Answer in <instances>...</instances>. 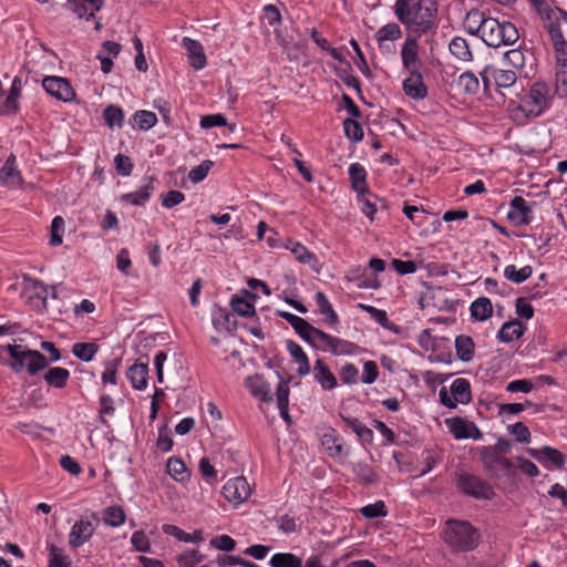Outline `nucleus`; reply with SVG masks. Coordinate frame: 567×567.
I'll list each match as a JSON object with an SVG mask.
<instances>
[{"mask_svg":"<svg viewBox=\"0 0 567 567\" xmlns=\"http://www.w3.org/2000/svg\"><path fill=\"white\" fill-rule=\"evenodd\" d=\"M358 200L361 205V210L362 213L370 219V220H373L374 219V214L377 213L378 210V205H377V202H380L381 203V206L384 207V202L381 200L379 197H377L375 195H373L371 193V195H361V196H358Z\"/></svg>","mask_w":567,"mask_h":567,"instance_id":"c03bdc74","label":"nucleus"},{"mask_svg":"<svg viewBox=\"0 0 567 567\" xmlns=\"http://www.w3.org/2000/svg\"><path fill=\"white\" fill-rule=\"evenodd\" d=\"M156 447L162 452H168L173 447V439L171 437V430L167 424H164L158 429Z\"/></svg>","mask_w":567,"mask_h":567,"instance_id":"0e129e2a","label":"nucleus"},{"mask_svg":"<svg viewBox=\"0 0 567 567\" xmlns=\"http://www.w3.org/2000/svg\"><path fill=\"white\" fill-rule=\"evenodd\" d=\"M250 485L244 476L229 480L221 489L224 497L234 505L245 502L250 496Z\"/></svg>","mask_w":567,"mask_h":567,"instance_id":"1a4fd4ad","label":"nucleus"},{"mask_svg":"<svg viewBox=\"0 0 567 567\" xmlns=\"http://www.w3.org/2000/svg\"><path fill=\"white\" fill-rule=\"evenodd\" d=\"M205 556L197 549H188L176 556V561L179 567H194L203 561Z\"/></svg>","mask_w":567,"mask_h":567,"instance_id":"603ef678","label":"nucleus"},{"mask_svg":"<svg viewBox=\"0 0 567 567\" xmlns=\"http://www.w3.org/2000/svg\"><path fill=\"white\" fill-rule=\"evenodd\" d=\"M525 104L532 105L528 112L535 116L540 115L550 104L549 87L544 82H536L530 86Z\"/></svg>","mask_w":567,"mask_h":567,"instance_id":"9d476101","label":"nucleus"},{"mask_svg":"<svg viewBox=\"0 0 567 567\" xmlns=\"http://www.w3.org/2000/svg\"><path fill=\"white\" fill-rule=\"evenodd\" d=\"M353 471L357 477L367 485L373 484L379 480L374 470L365 463L355 464Z\"/></svg>","mask_w":567,"mask_h":567,"instance_id":"864d4df0","label":"nucleus"},{"mask_svg":"<svg viewBox=\"0 0 567 567\" xmlns=\"http://www.w3.org/2000/svg\"><path fill=\"white\" fill-rule=\"evenodd\" d=\"M532 274H533V268L530 266H524L520 269H516V267L514 265H508L504 269L505 278L515 284L524 282L532 276Z\"/></svg>","mask_w":567,"mask_h":567,"instance_id":"49530a36","label":"nucleus"},{"mask_svg":"<svg viewBox=\"0 0 567 567\" xmlns=\"http://www.w3.org/2000/svg\"><path fill=\"white\" fill-rule=\"evenodd\" d=\"M44 381L56 389H62L66 385L70 378V372L65 368L54 367L50 368L44 374Z\"/></svg>","mask_w":567,"mask_h":567,"instance_id":"72a5a7b5","label":"nucleus"},{"mask_svg":"<svg viewBox=\"0 0 567 567\" xmlns=\"http://www.w3.org/2000/svg\"><path fill=\"white\" fill-rule=\"evenodd\" d=\"M480 455L487 472L493 476L505 474L513 467L511 460L499 455L495 447L484 446Z\"/></svg>","mask_w":567,"mask_h":567,"instance_id":"6e6552de","label":"nucleus"},{"mask_svg":"<svg viewBox=\"0 0 567 567\" xmlns=\"http://www.w3.org/2000/svg\"><path fill=\"white\" fill-rule=\"evenodd\" d=\"M474 341L471 337L461 334L455 338L457 358L463 362H470L474 357Z\"/></svg>","mask_w":567,"mask_h":567,"instance_id":"7c9ffc66","label":"nucleus"},{"mask_svg":"<svg viewBox=\"0 0 567 567\" xmlns=\"http://www.w3.org/2000/svg\"><path fill=\"white\" fill-rule=\"evenodd\" d=\"M322 445L331 457H341L348 455V451H344L342 439L338 436L336 430L330 429L322 435Z\"/></svg>","mask_w":567,"mask_h":567,"instance_id":"b1692460","label":"nucleus"},{"mask_svg":"<svg viewBox=\"0 0 567 567\" xmlns=\"http://www.w3.org/2000/svg\"><path fill=\"white\" fill-rule=\"evenodd\" d=\"M133 121L140 130L147 131L157 123V116L154 112L141 110L133 115Z\"/></svg>","mask_w":567,"mask_h":567,"instance_id":"8fccbe9b","label":"nucleus"},{"mask_svg":"<svg viewBox=\"0 0 567 567\" xmlns=\"http://www.w3.org/2000/svg\"><path fill=\"white\" fill-rule=\"evenodd\" d=\"M458 85L463 87L466 93L474 94L480 89V82L476 75L470 71L464 72L458 78Z\"/></svg>","mask_w":567,"mask_h":567,"instance_id":"bf43d9fd","label":"nucleus"},{"mask_svg":"<svg viewBox=\"0 0 567 567\" xmlns=\"http://www.w3.org/2000/svg\"><path fill=\"white\" fill-rule=\"evenodd\" d=\"M99 350V346L94 342H78L72 347V353L78 359L89 362L91 361Z\"/></svg>","mask_w":567,"mask_h":567,"instance_id":"a19ab883","label":"nucleus"},{"mask_svg":"<svg viewBox=\"0 0 567 567\" xmlns=\"http://www.w3.org/2000/svg\"><path fill=\"white\" fill-rule=\"evenodd\" d=\"M42 86L47 93L63 102H70L75 96L72 85L64 78L45 76L42 80Z\"/></svg>","mask_w":567,"mask_h":567,"instance_id":"9b49d317","label":"nucleus"},{"mask_svg":"<svg viewBox=\"0 0 567 567\" xmlns=\"http://www.w3.org/2000/svg\"><path fill=\"white\" fill-rule=\"evenodd\" d=\"M332 340V336L315 327L311 339L308 341V343L321 351H329Z\"/></svg>","mask_w":567,"mask_h":567,"instance_id":"09e8293b","label":"nucleus"},{"mask_svg":"<svg viewBox=\"0 0 567 567\" xmlns=\"http://www.w3.org/2000/svg\"><path fill=\"white\" fill-rule=\"evenodd\" d=\"M487 17L478 9L470 10L464 19V29L471 35H480L483 32V25L486 22Z\"/></svg>","mask_w":567,"mask_h":567,"instance_id":"a878e982","label":"nucleus"},{"mask_svg":"<svg viewBox=\"0 0 567 567\" xmlns=\"http://www.w3.org/2000/svg\"><path fill=\"white\" fill-rule=\"evenodd\" d=\"M349 175L352 184V188L361 195H371V192L365 185L367 172L364 167L359 163H353L349 167Z\"/></svg>","mask_w":567,"mask_h":567,"instance_id":"393cba45","label":"nucleus"},{"mask_svg":"<svg viewBox=\"0 0 567 567\" xmlns=\"http://www.w3.org/2000/svg\"><path fill=\"white\" fill-rule=\"evenodd\" d=\"M524 333V327L518 320L505 322L497 333V338L502 342H512L518 340Z\"/></svg>","mask_w":567,"mask_h":567,"instance_id":"c85d7f7f","label":"nucleus"},{"mask_svg":"<svg viewBox=\"0 0 567 567\" xmlns=\"http://www.w3.org/2000/svg\"><path fill=\"white\" fill-rule=\"evenodd\" d=\"M63 233H64V219L61 216H55L51 223L50 244L52 246L61 245Z\"/></svg>","mask_w":567,"mask_h":567,"instance_id":"e2e57ef3","label":"nucleus"},{"mask_svg":"<svg viewBox=\"0 0 567 567\" xmlns=\"http://www.w3.org/2000/svg\"><path fill=\"white\" fill-rule=\"evenodd\" d=\"M6 353L12 359L8 365L12 371L19 373L24 369L30 375H35L38 372L44 370L49 362L44 354L38 350H30L27 346L8 343L0 347V363H6Z\"/></svg>","mask_w":567,"mask_h":567,"instance_id":"f03ea898","label":"nucleus"},{"mask_svg":"<svg viewBox=\"0 0 567 567\" xmlns=\"http://www.w3.org/2000/svg\"><path fill=\"white\" fill-rule=\"evenodd\" d=\"M21 95V79L16 76L4 100L0 101V115H11L19 111L18 99Z\"/></svg>","mask_w":567,"mask_h":567,"instance_id":"dca6fc26","label":"nucleus"},{"mask_svg":"<svg viewBox=\"0 0 567 567\" xmlns=\"http://www.w3.org/2000/svg\"><path fill=\"white\" fill-rule=\"evenodd\" d=\"M507 430L512 435L515 436L517 442L526 444L530 442V432L523 422L508 425Z\"/></svg>","mask_w":567,"mask_h":567,"instance_id":"69168bd1","label":"nucleus"},{"mask_svg":"<svg viewBox=\"0 0 567 567\" xmlns=\"http://www.w3.org/2000/svg\"><path fill=\"white\" fill-rule=\"evenodd\" d=\"M393 9L398 20L419 37L435 25L437 4L433 0H396Z\"/></svg>","mask_w":567,"mask_h":567,"instance_id":"f257e3e1","label":"nucleus"},{"mask_svg":"<svg viewBox=\"0 0 567 567\" xmlns=\"http://www.w3.org/2000/svg\"><path fill=\"white\" fill-rule=\"evenodd\" d=\"M270 567H302V559L292 553L274 554L269 560Z\"/></svg>","mask_w":567,"mask_h":567,"instance_id":"4c0bfd02","label":"nucleus"},{"mask_svg":"<svg viewBox=\"0 0 567 567\" xmlns=\"http://www.w3.org/2000/svg\"><path fill=\"white\" fill-rule=\"evenodd\" d=\"M360 513L365 518H378V517H384L388 514L385 504L383 501H377L373 504H369L367 506H363L360 509Z\"/></svg>","mask_w":567,"mask_h":567,"instance_id":"680f3d73","label":"nucleus"},{"mask_svg":"<svg viewBox=\"0 0 567 567\" xmlns=\"http://www.w3.org/2000/svg\"><path fill=\"white\" fill-rule=\"evenodd\" d=\"M155 178L150 176L145 178V184L135 192L122 195L121 200L131 205H144L154 192Z\"/></svg>","mask_w":567,"mask_h":567,"instance_id":"a211bd4d","label":"nucleus"},{"mask_svg":"<svg viewBox=\"0 0 567 567\" xmlns=\"http://www.w3.org/2000/svg\"><path fill=\"white\" fill-rule=\"evenodd\" d=\"M457 486L464 494L475 498L489 499L494 495L493 488L488 483L467 473L458 475Z\"/></svg>","mask_w":567,"mask_h":567,"instance_id":"423d86ee","label":"nucleus"},{"mask_svg":"<svg viewBox=\"0 0 567 567\" xmlns=\"http://www.w3.org/2000/svg\"><path fill=\"white\" fill-rule=\"evenodd\" d=\"M68 4L70 9L79 17V18H90L94 17V13L99 11L103 4L102 0H68Z\"/></svg>","mask_w":567,"mask_h":567,"instance_id":"4be33fe9","label":"nucleus"},{"mask_svg":"<svg viewBox=\"0 0 567 567\" xmlns=\"http://www.w3.org/2000/svg\"><path fill=\"white\" fill-rule=\"evenodd\" d=\"M340 80L350 87H353L358 93H361L360 81L352 74V68L349 62H346V68L337 70Z\"/></svg>","mask_w":567,"mask_h":567,"instance_id":"4d7b16f0","label":"nucleus"},{"mask_svg":"<svg viewBox=\"0 0 567 567\" xmlns=\"http://www.w3.org/2000/svg\"><path fill=\"white\" fill-rule=\"evenodd\" d=\"M71 558L53 544L49 545V567H71Z\"/></svg>","mask_w":567,"mask_h":567,"instance_id":"a18cd8bd","label":"nucleus"},{"mask_svg":"<svg viewBox=\"0 0 567 567\" xmlns=\"http://www.w3.org/2000/svg\"><path fill=\"white\" fill-rule=\"evenodd\" d=\"M0 181L9 186L19 185L21 182L19 172L16 167V158L11 155L0 169Z\"/></svg>","mask_w":567,"mask_h":567,"instance_id":"f704fd0d","label":"nucleus"},{"mask_svg":"<svg viewBox=\"0 0 567 567\" xmlns=\"http://www.w3.org/2000/svg\"><path fill=\"white\" fill-rule=\"evenodd\" d=\"M103 117L110 128L122 127L124 124V112L117 105H109L103 111Z\"/></svg>","mask_w":567,"mask_h":567,"instance_id":"79ce46f5","label":"nucleus"},{"mask_svg":"<svg viewBox=\"0 0 567 567\" xmlns=\"http://www.w3.org/2000/svg\"><path fill=\"white\" fill-rule=\"evenodd\" d=\"M440 402L449 408L455 409L458 403L467 404L472 401L471 383L467 379L458 378L451 384V395L445 386L439 392Z\"/></svg>","mask_w":567,"mask_h":567,"instance_id":"39448f33","label":"nucleus"},{"mask_svg":"<svg viewBox=\"0 0 567 567\" xmlns=\"http://www.w3.org/2000/svg\"><path fill=\"white\" fill-rule=\"evenodd\" d=\"M115 169L121 176H130L133 171L131 158L124 154H117L114 158Z\"/></svg>","mask_w":567,"mask_h":567,"instance_id":"774afa93","label":"nucleus"},{"mask_svg":"<svg viewBox=\"0 0 567 567\" xmlns=\"http://www.w3.org/2000/svg\"><path fill=\"white\" fill-rule=\"evenodd\" d=\"M557 8L558 7H551L550 4H547L538 14L544 22V28L548 32L553 45L564 49V44H567V41L565 40L560 29Z\"/></svg>","mask_w":567,"mask_h":567,"instance_id":"0eeeda50","label":"nucleus"},{"mask_svg":"<svg viewBox=\"0 0 567 567\" xmlns=\"http://www.w3.org/2000/svg\"><path fill=\"white\" fill-rule=\"evenodd\" d=\"M408 76L402 84L403 92L405 95L413 100H423L427 96V87L423 81V76L420 71L409 72Z\"/></svg>","mask_w":567,"mask_h":567,"instance_id":"2eb2a0df","label":"nucleus"},{"mask_svg":"<svg viewBox=\"0 0 567 567\" xmlns=\"http://www.w3.org/2000/svg\"><path fill=\"white\" fill-rule=\"evenodd\" d=\"M359 347L348 340L333 337L330 350L334 355H351L358 352Z\"/></svg>","mask_w":567,"mask_h":567,"instance_id":"de8ad7c7","label":"nucleus"},{"mask_svg":"<svg viewBox=\"0 0 567 567\" xmlns=\"http://www.w3.org/2000/svg\"><path fill=\"white\" fill-rule=\"evenodd\" d=\"M95 526L90 519H80L74 523L69 534V545L79 548L94 534Z\"/></svg>","mask_w":567,"mask_h":567,"instance_id":"4468645a","label":"nucleus"},{"mask_svg":"<svg viewBox=\"0 0 567 567\" xmlns=\"http://www.w3.org/2000/svg\"><path fill=\"white\" fill-rule=\"evenodd\" d=\"M340 379L344 384H355L359 380V370L353 363H346L340 370Z\"/></svg>","mask_w":567,"mask_h":567,"instance_id":"338daca9","label":"nucleus"},{"mask_svg":"<svg viewBox=\"0 0 567 567\" xmlns=\"http://www.w3.org/2000/svg\"><path fill=\"white\" fill-rule=\"evenodd\" d=\"M449 49L450 52L461 61H471L473 58L467 41L461 37L453 38Z\"/></svg>","mask_w":567,"mask_h":567,"instance_id":"58836bf2","label":"nucleus"},{"mask_svg":"<svg viewBox=\"0 0 567 567\" xmlns=\"http://www.w3.org/2000/svg\"><path fill=\"white\" fill-rule=\"evenodd\" d=\"M344 424L350 427L363 444H371L373 441V432L371 429L362 424L358 419L341 415Z\"/></svg>","mask_w":567,"mask_h":567,"instance_id":"2f4dec72","label":"nucleus"},{"mask_svg":"<svg viewBox=\"0 0 567 567\" xmlns=\"http://www.w3.org/2000/svg\"><path fill=\"white\" fill-rule=\"evenodd\" d=\"M527 452L540 463L550 462L558 468L565 465V455L557 449L545 445L539 450L528 449Z\"/></svg>","mask_w":567,"mask_h":567,"instance_id":"f3484780","label":"nucleus"},{"mask_svg":"<svg viewBox=\"0 0 567 567\" xmlns=\"http://www.w3.org/2000/svg\"><path fill=\"white\" fill-rule=\"evenodd\" d=\"M286 347L290 355L298 363L297 372L299 375H307L310 372V363L302 348L292 340H287Z\"/></svg>","mask_w":567,"mask_h":567,"instance_id":"cd10ccee","label":"nucleus"},{"mask_svg":"<svg viewBox=\"0 0 567 567\" xmlns=\"http://www.w3.org/2000/svg\"><path fill=\"white\" fill-rule=\"evenodd\" d=\"M511 208L512 210L508 212L507 215L508 219L516 220L518 225H527L530 223L529 215L532 213V209L523 197L515 196L511 200Z\"/></svg>","mask_w":567,"mask_h":567,"instance_id":"6ab92c4d","label":"nucleus"},{"mask_svg":"<svg viewBox=\"0 0 567 567\" xmlns=\"http://www.w3.org/2000/svg\"><path fill=\"white\" fill-rule=\"evenodd\" d=\"M127 378L132 383V386L136 390H143L147 385L148 364L134 363L127 370Z\"/></svg>","mask_w":567,"mask_h":567,"instance_id":"bb28decb","label":"nucleus"},{"mask_svg":"<svg viewBox=\"0 0 567 567\" xmlns=\"http://www.w3.org/2000/svg\"><path fill=\"white\" fill-rule=\"evenodd\" d=\"M402 30L401 27L395 23L391 22L382 28H380L375 33V40L378 42V45L382 48L383 43L385 41H395L402 38Z\"/></svg>","mask_w":567,"mask_h":567,"instance_id":"c9c22d12","label":"nucleus"},{"mask_svg":"<svg viewBox=\"0 0 567 567\" xmlns=\"http://www.w3.org/2000/svg\"><path fill=\"white\" fill-rule=\"evenodd\" d=\"M233 310L241 317H252L255 315V307L251 302L243 297H235L231 300Z\"/></svg>","mask_w":567,"mask_h":567,"instance_id":"052dcab7","label":"nucleus"},{"mask_svg":"<svg viewBox=\"0 0 567 567\" xmlns=\"http://www.w3.org/2000/svg\"><path fill=\"white\" fill-rule=\"evenodd\" d=\"M401 59L408 72L420 71L422 62L419 58V43L415 37H406L401 49Z\"/></svg>","mask_w":567,"mask_h":567,"instance_id":"f8f14e48","label":"nucleus"},{"mask_svg":"<svg viewBox=\"0 0 567 567\" xmlns=\"http://www.w3.org/2000/svg\"><path fill=\"white\" fill-rule=\"evenodd\" d=\"M518 38V30L512 22H499L497 19L492 17H487L481 34V39L484 43L492 48L514 44Z\"/></svg>","mask_w":567,"mask_h":567,"instance_id":"20e7f679","label":"nucleus"},{"mask_svg":"<svg viewBox=\"0 0 567 567\" xmlns=\"http://www.w3.org/2000/svg\"><path fill=\"white\" fill-rule=\"evenodd\" d=\"M470 423L458 416L446 420V424L456 440L467 439Z\"/></svg>","mask_w":567,"mask_h":567,"instance_id":"3c124183","label":"nucleus"},{"mask_svg":"<svg viewBox=\"0 0 567 567\" xmlns=\"http://www.w3.org/2000/svg\"><path fill=\"white\" fill-rule=\"evenodd\" d=\"M492 78L497 87H511L517 81V74L515 70H502L494 68Z\"/></svg>","mask_w":567,"mask_h":567,"instance_id":"37998d69","label":"nucleus"},{"mask_svg":"<svg viewBox=\"0 0 567 567\" xmlns=\"http://www.w3.org/2000/svg\"><path fill=\"white\" fill-rule=\"evenodd\" d=\"M126 518L124 509L118 506H109L103 509V522L111 527H118L124 524Z\"/></svg>","mask_w":567,"mask_h":567,"instance_id":"ea45409f","label":"nucleus"},{"mask_svg":"<svg viewBox=\"0 0 567 567\" xmlns=\"http://www.w3.org/2000/svg\"><path fill=\"white\" fill-rule=\"evenodd\" d=\"M316 301L319 307V311L327 318V322L331 326H336L339 322V317L337 312L333 310L332 305L328 300L327 296L318 291L316 293Z\"/></svg>","mask_w":567,"mask_h":567,"instance_id":"e433bc0d","label":"nucleus"},{"mask_svg":"<svg viewBox=\"0 0 567 567\" xmlns=\"http://www.w3.org/2000/svg\"><path fill=\"white\" fill-rule=\"evenodd\" d=\"M166 471L172 476V478L181 483L188 481L190 476V473L187 470L185 463L175 456L168 458Z\"/></svg>","mask_w":567,"mask_h":567,"instance_id":"473e14b6","label":"nucleus"},{"mask_svg":"<svg viewBox=\"0 0 567 567\" xmlns=\"http://www.w3.org/2000/svg\"><path fill=\"white\" fill-rule=\"evenodd\" d=\"M471 316L477 321H485L493 315V305L486 297L474 300L471 305Z\"/></svg>","mask_w":567,"mask_h":567,"instance_id":"c756f323","label":"nucleus"},{"mask_svg":"<svg viewBox=\"0 0 567 567\" xmlns=\"http://www.w3.org/2000/svg\"><path fill=\"white\" fill-rule=\"evenodd\" d=\"M213 166H214L213 161H210V159L203 161L199 165L193 167L189 171V173H188L189 179L195 184L204 181Z\"/></svg>","mask_w":567,"mask_h":567,"instance_id":"6e6d98bb","label":"nucleus"},{"mask_svg":"<svg viewBox=\"0 0 567 567\" xmlns=\"http://www.w3.org/2000/svg\"><path fill=\"white\" fill-rule=\"evenodd\" d=\"M442 537L453 551L465 553L477 547L481 534L466 520L449 519Z\"/></svg>","mask_w":567,"mask_h":567,"instance_id":"7ed1b4c3","label":"nucleus"},{"mask_svg":"<svg viewBox=\"0 0 567 567\" xmlns=\"http://www.w3.org/2000/svg\"><path fill=\"white\" fill-rule=\"evenodd\" d=\"M246 386L252 395L259 398L261 401L269 402L272 400L270 386L261 375L256 374L248 377L246 379Z\"/></svg>","mask_w":567,"mask_h":567,"instance_id":"5701e85b","label":"nucleus"},{"mask_svg":"<svg viewBox=\"0 0 567 567\" xmlns=\"http://www.w3.org/2000/svg\"><path fill=\"white\" fill-rule=\"evenodd\" d=\"M163 532L167 535H172L176 537L178 540H183L186 543L189 542H197L202 539V536L198 532L194 533L193 535L185 533L183 529L175 525L165 524L163 526Z\"/></svg>","mask_w":567,"mask_h":567,"instance_id":"5fc2aeb1","label":"nucleus"},{"mask_svg":"<svg viewBox=\"0 0 567 567\" xmlns=\"http://www.w3.org/2000/svg\"><path fill=\"white\" fill-rule=\"evenodd\" d=\"M183 44L187 50L190 65L196 70L203 69L207 63L203 45L187 37L183 39Z\"/></svg>","mask_w":567,"mask_h":567,"instance_id":"aec40b11","label":"nucleus"},{"mask_svg":"<svg viewBox=\"0 0 567 567\" xmlns=\"http://www.w3.org/2000/svg\"><path fill=\"white\" fill-rule=\"evenodd\" d=\"M556 52V94L559 97L567 96V44L564 50L560 47H554Z\"/></svg>","mask_w":567,"mask_h":567,"instance_id":"ddd939ff","label":"nucleus"},{"mask_svg":"<svg viewBox=\"0 0 567 567\" xmlns=\"http://www.w3.org/2000/svg\"><path fill=\"white\" fill-rule=\"evenodd\" d=\"M313 378L323 390H332L337 386V378L322 359H318L313 367Z\"/></svg>","mask_w":567,"mask_h":567,"instance_id":"412c9836","label":"nucleus"},{"mask_svg":"<svg viewBox=\"0 0 567 567\" xmlns=\"http://www.w3.org/2000/svg\"><path fill=\"white\" fill-rule=\"evenodd\" d=\"M343 130L346 136L353 142H360L363 138V130L354 118H346Z\"/></svg>","mask_w":567,"mask_h":567,"instance_id":"13d9d810","label":"nucleus"}]
</instances>
